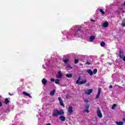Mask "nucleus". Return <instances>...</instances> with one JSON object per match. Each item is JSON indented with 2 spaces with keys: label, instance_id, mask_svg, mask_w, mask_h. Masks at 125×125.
<instances>
[{
  "label": "nucleus",
  "instance_id": "obj_24",
  "mask_svg": "<svg viewBox=\"0 0 125 125\" xmlns=\"http://www.w3.org/2000/svg\"><path fill=\"white\" fill-rule=\"evenodd\" d=\"M121 25L123 26V27H125V20L122 21Z\"/></svg>",
  "mask_w": 125,
  "mask_h": 125
},
{
  "label": "nucleus",
  "instance_id": "obj_42",
  "mask_svg": "<svg viewBox=\"0 0 125 125\" xmlns=\"http://www.w3.org/2000/svg\"><path fill=\"white\" fill-rule=\"evenodd\" d=\"M9 95H12L10 94V93H9Z\"/></svg>",
  "mask_w": 125,
  "mask_h": 125
},
{
  "label": "nucleus",
  "instance_id": "obj_7",
  "mask_svg": "<svg viewBox=\"0 0 125 125\" xmlns=\"http://www.w3.org/2000/svg\"><path fill=\"white\" fill-rule=\"evenodd\" d=\"M59 120H60L61 122H65V121H66V117L63 116L62 115H61L59 117Z\"/></svg>",
  "mask_w": 125,
  "mask_h": 125
},
{
  "label": "nucleus",
  "instance_id": "obj_17",
  "mask_svg": "<svg viewBox=\"0 0 125 125\" xmlns=\"http://www.w3.org/2000/svg\"><path fill=\"white\" fill-rule=\"evenodd\" d=\"M66 77L71 78L73 77V75L72 74H66Z\"/></svg>",
  "mask_w": 125,
  "mask_h": 125
},
{
  "label": "nucleus",
  "instance_id": "obj_16",
  "mask_svg": "<svg viewBox=\"0 0 125 125\" xmlns=\"http://www.w3.org/2000/svg\"><path fill=\"white\" fill-rule=\"evenodd\" d=\"M108 26H109V23H108V22H105L103 24V27H104V28H107V27H108Z\"/></svg>",
  "mask_w": 125,
  "mask_h": 125
},
{
  "label": "nucleus",
  "instance_id": "obj_23",
  "mask_svg": "<svg viewBox=\"0 0 125 125\" xmlns=\"http://www.w3.org/2000/svg\"><path fill=\"white\" fill-rule=\"evenodd\" d=\"M101 46L104 47L105 46V42H102L100 43Z\"/></svg>",
  "mask_w": 125,
  "mask_h": 125
},
{
  "label": "nucleus",
  "instance_id": "obj_31",
  "mask_svg": "<svg viewBox=\"0 0 125 125\" xmlns=\"http://www.w3.org/2000/svg\"><path fill=\"white\" fill-rule=\"evenodd\" d=\"M55 80L53 79V78H51V82H55Z\"/></svg>",
  "mask_w": 125,
  "mask_h": 125
},
{
  "label": "nucleus",
  "instance_id": "obj_28",
  "mask_svg": "<svg viewBox=\"0 0 125 125\" xmlns=\"http://www.w3.org/2000/svg\"><path fill=\"white\" fill-rule=\"evenodd\" d=\"M85 109H89V104H87L86 105H85Z\"/></svg>",
  "mask_w": 125,
  "mask_h": 125
},
{
  "label": "nucleus",
  "instance_id": "obj_36",
  "mask_svg": "<svg viewBox=\"0 0 125 125\" xmlns=\"http://www.w3.org/2000/svg\"><path fill=\"white\" fill-rule=\"evenodd\" d=\"M85 112H86L87 113H89V110H86L85 111Z\"/></svg>",
  "mask_w": 125,
  "mask_h": 125
},
{
  "label": "nucleus",
  "instance_id": "obj_37",
  "mask_svg": "<svg viewBox=\"0 0 125 125\" xmlns=\"http://www.w3.org/2000/svg\"><path fill=\"white\" fill-rule=\"evenodd\" d=\"M91 21H92V22H95V21L94 20H91Z\"/></svg>",
  "mask_w": 125,
  "mask_h": 125
},
{
  "label": "nucleus",
  "instance_id": "obj_41",
  "mask_svg": "<svg viewBox=\"0 0 125 125\" xmlns=\"http://www.w3.org/2000/svg\"><path fill=\"white\" fill-rule=\"evenodd\" d=\"M124 5H125V1H124Z\"/></svg>",
  "mask_w": 125,
  "mask_h": 125
},
{
  "label": "nucleus",
  "instance_id": "obj_25",
  "mask_svg": "<svg viewBox=\"0 0 125 125\" xmlns=\"http://www.w3.org/2000/svg\"><path fill=\"white\" fill-rule=\"evenodd\" d=\"M100 12L102 13L103 15H104V14H105V12H104L102 9H100Z\"/></svg>",
  "mask_w": 125,
  "mask_h": 125
},
{
  "label": "nucleus",
  "instance_id": "obj_27",
  "mask_svg": "<svg viewBox=\"0 0 125 125\" xmlns=\"http://www.w3.org/2000/svg\"><path fill=\"white\" fill-rule=\"evenodd\" d=\"M78 63H79V60H75L74 63L78 64Z\"/></svg>",
  "mask_w": 125,
  "mask_h": 125
},
{
  "label": "nucleus",
  "instance_id": "obj_40",
  "mask_svg": "<svg viewBox=\"0 0 125 125\" xmlns=\"http://www.w3.org/2000/svg\"><path fill=\"white\" fill-rule=\"evenodd\" d=\"M125 11H122V13H125Z\"/></svg>",
  "mask_w": 125,
  "mask_h": 125
},
{
  "label": "nucleus",
  "instance_id": "obj_5",
  "mask_svg": "<svg viewBox=\"0 0 125 125\" xmlns=\"http://www.w3.org/2000/svg\"><path fill=\"white\" fill-rule=\"evenodd\" d=\"M124 56H125V54H124V51H123V50H120L119 51L120 58H121V59H123V58H124Z\"/></svg>",
  "mask_w": 125,
  "mask_h": 125
},
{
  "label": "nucleus",
  "instance_id": "obj_18",
  "mask_svg": "<svg viewBox=\"0 0 125 125\" xmlns=\"http://www.w3.org/2000/svg\"><path fill=\"white\" fill-rule=\"evenodd\" d=\"M54 94H55V90H53L52 91H51L50 95H51V96H53Z\"/></svg>",
  "mask_w": 125,
  "mask_h": 125
},
{
  "label": "nucleus",
  "instance_id": "obj_8",
  "mask_svg": "<svg viewBox=\"0 0 125 125\" xmlns=\"http://www.w3.org/2000/svg\"><path fill=\"white\" fill-rule=\"evenodd\" d=\"M57 79H60L62 78V72L60 71L58 72V74L56 75Z\"/></svg>",
  "mask_w": 125,
  "mask_h": 125
},
{
  "label": "nucleus",
  "instance_id": "obj_9",
  "mask_svg": "<svg viewBox=\"0 0 125 125\" xmlns=\"http://www.w3.org/2000/svg\"><path fill=\"white\" fill-rule=\"evenodd\" d=\"M58 100H59V101L60 102V105L61 106H62L63 107H64V103H63V101H62V99H61V98L59 97L58 98Z\"/></svg>",
  "mask_w": 125,
  "mask_h": 125
},
{
  "label": "nucleus",
  "instance_id": "obj_26",
  "mask_svg": "<svg viewBox=\"0 0 125 125\" xmlns=\"http://www.w3.org/2000/svg\"><path fill=\"white\" fill-rule=\"evenodd\" d=\"M97 73V69L95 68L93 70V74H96Z\"/></svg>",
  "mask_w": 125,
  "mask_h": 125
},
{
  "label": "nucleus",
  "instance_id": "obj_39",
  "mask_svg": "<svg viewBox=\"0 0 125 125\" xmlns=\"http://www.w3.org/2000/svg\"><path fill=\"white\" fill-rule=\"evenodd\" d=\"M87 86H89V83H87Z\"/></svg>",
  "mask_w": 125,
  "mask_h": 125
},
{
  "label": "nucleus",
  "instance_id": "obj_11",
  "mask_svg": "<svg viewBox=\"0 0 125 125\" xmlns=\"http://www.w3.org/2000/svg\"><path fill=\"white\" fill-rule=\"evenodd\" d=\"M22 94H24V95H25V96H28V97H29V98H32V96H31L30 94L27 93V92H22Z\"/></svg>",
  "mask_w": 125,
  "mask_h": 125
},
{
  "label": "nucleus",
  "instance_id": "obj_19",
  "mask_svg": "<svg viewBox=\"0 0 125 125\" xmlns=\"http://www.w3.org/2000/svg\"><path fill=\"white\" fill-rule=\"evenodd\" d=\"M115 123L117 125H124V122H115Z\"/></svg>",
  "mask_w": 125,
  "mask_h": 125
},
{
  "label": "nucleus",
  "instance_id": "obj_6",
  "mask_svg": "<svg viewBox=\"0 0 125 125\" xmlns=\"http://www.w3.org/2000/svg\"><path fill=\"white\" fill-rule=\"evenodd\" d=\"M100 93H101V88H99L98 90V94L96 96V99H98L99 98V96H100Z\"/></svg>",
  "mask_w": 125,
  "mask_h": 125
},
{
  "label": "nucleus",
  "instance_id": "obj_2",
  "mask_svg": "<svg viewBox=\"0 0 125 125\" xmlns=\"http://www.w3.org/2000/svg\"><path fill=\"white\" fill-rule=\"evenodd\" d=\"M80 80H81V76H79L78 77V80H77L76 81V83L77 84H83V83H86V80H84V81H82L81 82H80Z\"/></svg>",
  "mask_w": 125,
  "mask_h": 125
},
{
  "label": "nucleus",
  "instance_id": "obj_34",
  "mask_svg": "<svg viewBox=\"0 0 125 125\" xmlns=\"http://www.w3.org/2000/svg\"><path fill=\"white\" fill-rule=\"evenodd\" d=\"M109 88H113V86L112 85H109Z\"/></svg>",
  "mask_w": 125,
  "mask_h": 125
},
{
  "label": "nucleus",
  "instance_id": "obj_14",
  "mask_svg": "<svg viewBox=\"0 0 125 125\" xmlns=\"http://www.w3.org/2000/svg\"><path fill=\"white\" fill-rule=\"evenodd\" d=\"M87 73H88V74H89L90 76H92V75H93V72H92V71H91V69H90L87 70Z\"/></svg>",
  "mask_w": 125,
  "mask_h": 125
},
{
  "label": "nucleus",
  "instance_id": "obj_1",
  "mask_svg": "<svg viewBox=\"0 0 125 125\" xmlns=\"http://www.w3.org/2000/svg\"><path fill=\"white\" fill-rule=\"evenodd\" d=\"M65 114V112H64V110L60 109L58 110L57 108H55L53 110L52 112V116L53 117H58V116H62Z\"/></svg>",
  "mask_w": 125,
  "mask_h": 125
},
{
  "label": "nucleus",
  "instance_id": "obj_22",
  "mask_svg": "<svg viewBox=\"0 0 125 125\" xmlns=\"http://www.w3.org/2000/svg\"><path fill=\"white\" fill-rule=\"evenodd\" d=\"M64 63H65V64H66V63H68L69 62V61H70V60L69 59H65L63 60Z\"/></svg>",
  "mask_w": 125,
  "mask_h": 125
},
{
  "label": "nucleus",
  "instance_id": "obj_20",
  "mask_svg": "<svg viewBox=\"0 0 125 125\" xmlns=\"http://www.w3.org/2000/svg\"><path fill=\"white\" fill-rule=\"evenodd\" d=\"M60 80L59 79H56L55 80V83H56V84H60Z\"/></svg>",
  "mask_w": 125,
  "mask_h": 125
},
{
  "label": "nucleus",
  "instance_id": "obj_3",
  "mask_svg": "<svg viewBox=\"0 0 125 125\" xmlns=\"http://www.w3.org/2000/svg\"><path fill=\"white\" fill-rule=\"evenodd\" d=\"M97 116L98 117H99V118H102V113H101V110H100V108H99V107L97 108Z\"/></svg>",
  "mask_w": 125,
  "mask_h": 125
},
{
  "label": "nucleus",
  "instance_id": "obj_15",
  "mask_svg": "<svg viewBox=\"0 0 125 125\" xmlns=\"http://www.w3.org/2000/svg\"><path fill=\"white\" fill-rule=\"evenodd\" d=\"M94 40H95V36H91L90 37V42H93V41H94Z\"/></svg>",
  "mask_w": 125,
  "mask_h": 125
},
{
  "label": "nucleus",
  "instance_id": "obj_10",
  "mask_svg": "<svg viewBox=\"0 0 125 125\" xmlns=\"http://www.w3.org/2000/svg\"><path fill=\"white\" fill-rule=\"evenodd\" d=\"M92 92V89H89L87 91H86L85 92V94H87L88 95H90V94H91Z\"/></svg>",
  "mask_w": 125,
  "mask_h": 125
},
{
  "label": "nucleus",
  "instance_id": "obj_38",
  "mask_svg": "<svg viewBox=\"0 0 125 125\" xmlns=\"http://www.w3.org/2000/svg\"><path fill=\"white\" fill-rule=\"evenodd\" d=\"M123 121L124 122H125V118H123Z\"/></svg>",
  "mask_w": 125,
  "mask_h": 125
},
{
  "label": "nucleus",
  "instance_id": "obj_13",
  "mask_svg": "<svg viewBox=\"0 0 125 125\" xmlns=\"http://www.w3.org/2000/svg\"><path fill=\"white\" fill-rule=\"evenodd\" d=\"M9 103V100H8L7 98H6L4 101V104H5V105H7V104H8Z\"/></svg>",
  "mask_w": 125,
  "mask_h": 125
},
{
  "label": "nucleus",
  "instance_id": "obj_32",
  "mask_svg": "<svg viewBox=\"0 0 125 125\" xmlns=\"http://www.w3.org/2000/svg\"><path fill=\"white\" fill-rule=\"evenodd\" d=\"M84 101H85V103H88V100H85Z\"/></svg>",
  "mask_w": 125,
  "mask_h": 125
},
{
  "label": "nucleus",
  "instance_id": "obj_4",
  "mask_svg": "<svg viewBox=\"0 0 125 125\" xmlns=\"http://www.w3.org/2000/svg\"><path fill=\"white\" fill-rule=\"evenodd\" d=\"M68 112V115H72L74 112V110H73V107L71 106H69Z\"/></svg>",
  "mask_w": 125,
  "mask_h": 125
},
{
  "label": "nucleus",
  "instance_id": "obj_29",
  "mask_svg": "<svg viewBox=\"0 0 125 125\" xmlns=\"http://www.w3.org/2000/svg\"><path fill=\"white\" fill-rule=\"evenodd\" d=\"M85 64H86V65H91V63H90L88 62H86Z\"/></svg>",
  "mask_w": 125,
  "mask_h": 125
},
{
  "label": "nucleus",
  "instance_id": "obj_21",
  "mask_svg": "<svg viewBox=\"0 0 125 125\" xmlns=\"http://www.w3.org/2000/svg\"><path fill=\"white\" fill-rule=\"evenodd\" d=\"M116 107H117V104H113L112 106L111 107V109L112 110H114L115 109V108H116Z\"/></svg>",
  "mask_w": 125,
  "mask_h": 125
},
{
  "label": "nucleus",
  "instance_id": "obj_12",
  "mask_svg": "<svg viewBox=\"0 0 125 125\" xmlns=\"http://www.w3.org/2000/svg\"><path fill=\"white\" fill-rule=\"evenodd\" d=\"M42 83H43V84H44V85H45L47 83V80H46L45 78H43L42 79Z\"/></svg>",
  "mask_w": 125,
  "mask_h": 125
},
{
  "label": "nucleus",
  "instance_id": "obj_43",
  "mask_svg": "<svg viewBox=\"0 0 125 125\" xmlns=\"http://www.w3.org/2000/svg\"><path fill=\"white\" fill-rule=\"evenodd\" d=\"M0 98H1V96H0Z\"/></svg>",
  "mask_w": 125,
  "mask_h": 125
},
{
  "label": "nucleus",
  "instance_id": "obj_33",
  "mask_svg": "<svg viewBox=\"0 0 125 125\" xmlns=\"http://www.w3.org/2000/svg\"><path fill=\"white\" fill-rule=\"evenodd\" d=\"M1 106H2V103L0 102V107H1Z\"/></svg>",
  "mask_w": 125,
  "mask_h": 125
},
{
  "label": "nucleus",
  "instance_id": "obj_35",
  "mask_svg": "<svg viewBox=\"0 0 125 125\" xmlns=\"http://www.w3.org/2000/svg\"><path fill=\"white\" fill-rule=\"evenodd\" d=\"M68 68H70L71 69H72V67H71V65H69L67 66Z\"/></svg>",
  "mask_w": 125,
  "mask_h": 125
},
{
  "label": "nucleus",
  "instance_id": "obj_30",
  "mask_svg": "<svg viewBox=\"0 0 125 125\" xmlns=\"http://www.w3.org/2000/svg\"><path fill=\"white\" fill-rule=\"evenodd\" d=\"M81 29H82V27L80 26L78 28V31H81Z\"/></svg>",
  "mask_w": 125,
  "mask_h": 125
}]
</instances>
